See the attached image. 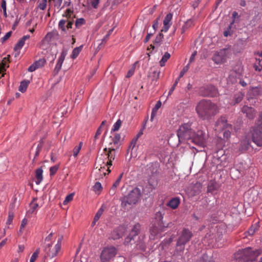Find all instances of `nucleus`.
<instances>
[{"instance_id": "nucleus-1", "label": "nucleus", "mask_w": 262, "mask_h": 262, "mask_svg": "<svg viewBox=\"0 0 262 262\" xmlns=\"http://www.w3.org/2000/svg\"><path fill=\"white\" fill-rule=\"evenodd\" d=\"M219 107L216 103L208 99H202L195 106L198 117L203 120H209L219 112Z\"/></svg>"}, {"instance_id": "nucleus-2", "label": "nucleus", "mask_w": 262, "mask_h": 262, "mask_svg": "<svg viewBox=\"0 0 262 262\" xmlns=\"http://www.w3.org/2000/svg\"><path fill=\"white\" fill-rule=\"evenodd\" d=\"M214 129L219 133L224 130L223 137L227 140L230 138L231 133L233 132L232 125L228 122L227 118L225 116H222L217 119L215 122Z\"/></svg>"}, {"instance_id": "nucleus-3", "label": "nucleus", "mask_w": 262, "mask_h": 262, "mask_svg": "<svg viewBox=\"0 0 262 262\" xmlns=\"http://www.w3.org/2000/svg\"><path fill=\"white\" fill-rule=\"evenodd\" d=\"M192 122L183 123L179 126L177 130V136L179 142H184L190 140L194 135V130L192 128Z\"/></svg>"}, {"instance_id": "nucleus-4", "label": "nucleus", "mask_w": 262, "mask_h": 262, "mask_svg": "<svg viewBox=\"0 0 262 262\" xmlns=\"http://www.w3.org/2000/svg\"><path fill=\"white\" fill-rule=\"evenodd\" d=\"M141 196L140 189L134 188L126 195L121 199V206L126 209L127 205L132 206L137 204Z\"/></svg>"}, {"instance_id": "nucleus-5", "label": "nucleus", "mask_w": 262, "mask_h": 262, "mask_svg": "<svg viewBox=\"0 0 262 262\" xmlns=\"http://www.w3.org/2000/svg\"><path fill=\"white\" fill-rule=\"evenodd\" d=\"M231 47L220 50L213 55L212 59L215 63L219 64L226 61L232 54Z\"/></svg>"}, {"instance_id": "nucleus-6", "label": "nucleus", "mask_w": 262, "mask_h": 262, "mask_svg": "<svg viewBox=\"0 0 262 262\" xmlns=\"http://www.w3.org/2000/svg\"><path fill=\"white\" fill-rule=\"evenodd\" d=\"M260 254V250H252L250 247L246 248L243 250L239 262H253L256 260L257 257Z\"/></svg>"}, {"instance_id": "nucleus-7", "label": "nucleus", "mask_w": 262, "mask_h": 262, "mask_svg": "<svg viewBox=\"0 0 262 262\" xmlns=\"http://www.w3.org/2000/svg\"><path fill=\"white\" fill-rule=\"evenodd\" d=\"M117 250L114 247L104 248L101 252L100 259L101 262H108L116 255Z\"/></svg>"}, {"instance_id": "nucleus-8", "label": "nucleus", "mask_w": 262, "mask_h": 262, "mask_svg": "<svg viewBox=\"0 0 262 262\" xmlns=\"http://www.w3.org/2000/svg\"><path fill=\"white\" fill-rule=\"evenodd\" d=\"M207 137L205 133L202 130L196 133L194 131V135L191 138V142L199 146H203L206 143Z\"/></svg>"}, {"instance_id": "nucleus-9", "label": "nucleus", "mask_w": 262, "mask_h": 262, "mask_svg": "<svg viewBox=\"0 0 262 262\" xmlns=\"http://www.w3.org/2000/svg\"><path fill=\"white\" fill-rule=\"evenodd\" d=\"M200 94L204 97H215L217 95L216 88L211 85H207L201 87L199 91Z\"/></svg>"}, {"instance_id": "nucleus-10", "label": "nucleus", "mask_w": 262, "mask_h": 262, "mask_svg": "<svg viewBox=\"0 0 262 262\" xmlns=\"http://www.w3.org/2000/svg\"><path fill=\"white\" fill-rule=\"evenodd\" d=\"M251 133L253 142L258 146H262V128L255 125Z\"/></svg>"}, {"instance_id": "nucleus-11", "label": "nucleus", "mask_w": 262, "mask_h": 262, "mask_svg": "<svg viewBox=\"0 0 262 262\" xmlns=\"http://www.w3.org/2000/svg\"><path fill=\"white\" fill-rule=\"evenodd\" d=\"M193 236V234L189 230L184 228L180 234L177 240L179 245H186L188 243Z\"/></svg>"}, {"instance_id": "nucleus-12", "label": "nucleus", "mask_w": 262, "mask_h": 262, "mask_svg": "<svg viewBox=\"0 0 262 262\" xmlns=\"http://www.w3.org/2000/svg\"><path fill=\"white\" fill-rule=\"evenodd\" d=\"M141 226L139 223H136L133 227L129 235L125 238V243L128 244L134 241V237L140 233Z\"/></svg>"}, {"instance_id": "nucleus-13", "label": "nucleus", "mask_w": 262, "mask_h": 262, "mask_svg": "<svg viewBox=\"0 0 262 262\" xmlns=\"http://www.w3.org/2000/svg\"><path fill=\"white\" fill-rule=\"evenodd\" d=\"M250 143V138L246 136L239 143L236 144V148L237 149L236 152L241 154L246 151L249 148Z\"/></svg>"}, {"instance_id": "nucleus-14", "label": "nucleus", "mask_w": 262, "mask_h": 262, "mask_svg": "<svg viewBox=\"0 0 262 262\" xmlns=\"http://www.w3.org/2000/svg\"><path fill=\"white\" fill-rule=\"evenodd\" d=\"M103 150L104 152H105V156L106 157L105 158L107 159L106 165H107V166L112 165V161L114 160L115 158V149L114 148H109L107 149V148H105ZM107 170L108 172H110L111 171L109 167H108Z\"/></svg>"}, {"instance_id": "nucleus-15", "label": "nucleus", "mask_w": 262, "mask_h": 262, "mask_svg": "<svg viewBox=\"0 0 262 262\" xmlns=\"http://www.w3.org/2000/svg\"><path fill=\"white\" fill-rule=\"evenodd\" d=\"M242 112L249 119H253L255 116L256 112L255 110L247 105H244L242 108Z\"/></svg>"}, {"instance_id": "nucleus-16", "label": "nucleus", "mask_w": 262, "mask_h": 262, "mask_svg": "<svg viewBox=\"0 0 262 262\" xmlns=\"http://www.w3.org/2000/svg\"><path fill=\"white\" fill-rule=\"evenodd\" d=\"M46 63V60L45 58L39 59L36 61L33 64H31L28 68V71L32 72L36 69L42 67Z\"/></svg>"}, {"instance_id": "nucleus-17", "label": "nucleus", "mask_w": 262, "mask_h": 262, "mask_svg": "<svg viewBox=\"0 0 262 262\" xmlns=\"http://www.w3.org/2000/svg\"><path fill=\"white\" fill-rule=\"evenodd\" d=\"M67 54V51L66 50H62L59 57L58 59L57 62L54 69V72L55 74H57L60 70Z\"/></svg>"}, {"instance_id": "nucleus-18", "label": "nucleus", "mask_w": 262, "mask_h": 262, "mask_svg": "<svg viewBox=\"0 0 262 262\" xmlns=\"http://www.w3.org/2000/svg\"><path fill=\"white\" fill-rule=\"evenodd\" d=\"M9 57L10 55H8V57L4 58L2 62H0V79L4 76L6 68L9 67L7 64L9 62Z\"/></svg>"}, {"instance_id": "nucleus-19", "label": "nucleus", "mask_w": 262, "mask_h": 262, "mask_svg": "<svg viewBox=\"0 0 262 262\" xmlns=\"http://www.w3.org/2000/svg\"><path fill=\"white\" fill-rule=\"evenodd\" d=\"M239 76V74L234 70L230 72L229 75L227 78L228 83H234L237 81V78Z\"/></svg>"}, {"instance_id": "nucleus-20", "label": "nucleus", "mask_w": 262, "mask_h": 262, "mask_svg": "<svg viewBox=\"0 0 262 262\" xmlns=\"http://www.w3.org/2000/svg\"><path fill=\"white\" fill-rule=\"evenodd\" d=\"M63 237L62 236H60L58 237L57 239V243L55 244L54 246V248L53 249V252L52 253V257H54L56 256L58 252V251L60 250L61 248V241L62 240Z\"/></svg>"}, {"instance_id": "nucleus-21", "label": "nucleus", "mask_w": 262, "mask_h": 262, "mask_svg": "<svg viewBox=\"0 0 262 262\" xmlns=\"http://www.w3.org/2000/svg\"><path fill=\"white\" fill-rule=\"evenodd\" d=\"M245 96L244 93L242 92H238L234 94L232 100L233 104H235L239 103L243 100L244 97Z\"/></svg>"}, {"instance_id": "nucleus-22", "label": "nucleus", "mask_w": 262, "mask_h": 262, "mask_svg": "<svg viewBox=\"0 0 262 262\" xmlns=\"http://www.w3.org/2000/svg\"><path fill=\"white\" fill-rule=\"evenodd\" d=\"M105 156H103L102 155H101L100 157H97L96 160V165H99L100 166V167H99L98 166H96V169L98 168L99 171H101V169L103 168H104L105 166H107L106 163H105L104 161L103 158H104Z\"/></svg>"}, {"instance_id": "nucleus-23", "label": "nucleus", "mask_w": 262, "mask_h": 262, "mask_svg": "<svg viewBox=\"0 0 262 262\" xmlns=\"http://www.w3.org/2000/svg\"><path fill=\"white\" fill-rule=\"evenodd\" d=\"M43 170L41 167L38 168L35 170V183L39 184L42 180Z\"/></svg>"}, {"instance_id": "nucleus-24", "label": "nucleus", "mask_w": 262, "mask_h": 262, "mask_svg": "<svg viewBox=\"0 0 262 262\" xmlns=\"http://www.w3.org/2000/svg\"><path fill=\"white\" fill-rule=\"evenodd\" d=\"M30 38V35H27L23 36L16 43L14 47L15 51L19 50L22 48L25 44V42L26 39H28Z\"/></svg>"}, {"instance_id": "nucleus-25", "label": "nucleus", "mask_w": 262, "mask_h": 262, "mask_svg": "<svg viewBox=\"0 0 262 262\" xmlns=\"http://www.w3.org/2000/svg\"><path fill=\"white\" fill-rule=\"evenodd\" d=\"M180 201L178 198H174L170 200L167 205L173 209H176L180 204Z\"/></svg>"}, {"instance_id": "nucleus-26", "label": "nucleus", "mask_w": 262, "mask_h": 262, "mask_svg": "<svg viewBox=\"0 0 262 262\" xmlns=\"http://www.w3.org/2000/svg\"><path fill=\"white\" fill-rule=\"evenodd\" d=\"M151 70L152 71L150 74V77L151 78L152 81H157L160 77V71L157 68L154 69L153 70L151 69Z\"/></svg>"}, {"instance_id": "nucleus-27", "label": "nucleus", "mask_w": 262, "mask_h": 262, "mask_svg": "<svg viewBox=\"0 0 262 262\" xmlns=\"http://www.w3.org/2000/svg\"><path fill=\"white\" fill-rule=\"evenodd\" d=\"M112 238L114 239H119L123 235V232L121 231V228L115 229L112 233Z\"/></svg>"}, {"instance_id": "nucleus-28", "label": "nucleus", "mask_w": 262, "mask_h": 262, "mask_svg": "<svg viewBox=\"0 0 262 262\" xmlns=\"http://www.w3.org/2000/svg\"><path fill=\"white\" fill-rule=\"evenodd\" d=\"M164 35L162 33H159L156 36L154 43L157 47H159L162 43Z\"/></svg>"}, {"instance_id": "nucleus-29", "label": "nucleus", "mask_w": 262, "mask_h": 262, "mask_svg": "<svg viewBox=\"0 0 262 262\" xmlns=\"http://www.w3.org/2000/svg\"><path fill=\"white\" fill-rule=\"evenodd\" d=\"M161 105H162V103L160 101H158L157 102L155 106L152 110V112L151 114V117H150L151 121H152L154 118L155 117V116H156V115L157 113L158 110L161 106Z\"/></svg>"}, {"instance_id": "nucleus-30", "label": "nucleus", "mask_w": 262, "mask_h": 262, "mask_svg": "<svg viewBox=\"0 0 262 262\" xmlns=\"http://www.w3.org/2000/svg\"><path fill=\"white\" fill-rule=\"evenodd\" d=\"M83 48V46H80L78 47H76L74 48L73 50L72 55H71V58L73 59L76 58L79 55L80 52L81 51L82 49Z\"/></svg>"}, {"instance_id": "nucleus-31", "label": "nucleus", "mask_w": 262, "mask_h": 262, "mask_svg": "<svg viewBox=\"0 0 262 262\" xmlns=\"http://www.w3.org/2000/svg\"><path fill=\"white\" fill-rule=\"evenodd\" d=\"M29 83L30 81L27 80H25L21 81L19 86L18 90L22 93L25 92Z\"/></svg>"}, {"instance_id": "nucleus-32", "label": "nucleus", "mask_w": 262, "mask_h": 262, "mask_svg": "<svg viewBox=\"0 0 262 262\" xmlns=\"http://www.w3.org/2000/svg\"><path fill=\"white\" fill-rule=\"evenodd\" d=\"M251 93L255 97L261 95L262 94V88L261 86L253 88L251 90Z\"/></svg>"}, {"instance_id": "nucleus-33", "label": "nucleus", "mask_w": 262, "mask_h": 262, "mask_svg": "<svg viewBox=\"0 0 262 262\" xmlns=\"http://www.w3.org/2000/svg\"><path fill=\"white\" fill-rule=\"evenodd\" d=\"M258 228L259 227L257 224L252 225L249 230L246 231V233L248 235H253L256 231L258 229Z\"/></svg>"}, {"instance_id": "nucleus-34", "label": "nucleus", "mask_w": 262, "mask_h": 262, "mask_svg": "<svg viewBox=\"0 0 262 262\" xmlns=\"http://www.w3.org/2000/svg\"><path fill=\"white\" fill-rule=\"evenodd\" d=\"M170 54L168 52H165L160 61V64L161 67L165 66L166 62L170 58Z\"/></svg>"}, {"instance_id": "nucleus-35", "label": "nucleus", "mask_w": 262, "mask_h": 262, "mask_svg": "<svg viewBox=\"0 0 262 262\" xmlns=\"http://www.w3.org/2000/svg\"><path fill=\"white\" fill-rule=\"evenodd\" d=\"M172 18V14L171 13H168L165 16L164 20L163 21V25L164 26L168 25L171 26V19Z\"/></svg>"}, {"instance_id": "nucleus-36", "label": "nucleus", "mask_w": 262, "mask_h": 262, "mask_svg": "<svg viewBox=\"0 0 262 262\" xmlns=\"http://www.w3.org/2000/svg\"><path fill=\"white\" fill-rule=\"evenodd\" d=\"M27 223H28V220L26 218H24L21 221V225H20V228H19V231L18 232V235L19 236H21L22 235V234L23 233V230H24L25 226L27 224Z\"/></svg>"}, {"instance_id": "nucleus-37", "label": "nucleus", "mask_w": 262, "mask_h": 262, "mask_svg": "<svg viewBox=\"0 0 262 262\" xmlns=\"http://www.w3.org/2000/svg\"><path fill=\"white\" fill-rule=\"evenodd\" d=\"M157 186V181H154L152 178H150L148 181V184L147 185L150 191L155 189Z\"/></svg>"}, {"instance_id": "nucleus-38", "label": "nucleus", "mask_w": 262, "mask_h": 262, "mask_svg": "<svg viewBox=\"0 0 262 262\" xmlns=\"http://www.w3.org/2000/svg\"><path fill=\"white\" fill-rule=\"evenodd\" d=\"M36 200L34 199L33 201L30 204V209L29 212L31 213H33L38 207V205L36 203Z\"/></svg>"}, {"instance_id": "nucleus-39", "label": "nucleus", "mask_w": 262, "mask_h": 262, "mask_svg": "<svg viewBox=\"0 0 262 262\" xmlns=\"http://www.w3.org/2000/svg\"><path fill=\"white\" fill-rule=\"evenodd\" d=\"M48 1L49 2V0H38V8L40 10H45L47 6Z\"/></svg>"}, {"instance_id": "nucleus-40", "label": "nucleus", "mask_w": 262, "mask_h": 262, "mask_svg": "<svg viewBox=\"0 0 262 262\" xmlns=\"http://www.w3.org/2000/svg\"><path fill=\"white\" fill-rule=\"evenodd\" d=\"M185 245H179L178 242H177L176 248V252L177 254L180 255L181 253H183L185 249Z\"/></svg>"}, {"instance_id": "nucleus-41", "label": "nucleus", "mask_w": 262, "mask_h": 262, "mask_svg": "<svg viewBox=\"0 0 262 262\" xmlns=\"http://www.w3.org/2000/svg\"><path fill=\"white\" fill-rule=\"evenodd\" d=\"M122 124V121L120 119H118L116 122L114 124L112 129L111 132H116L119 130Z\"/></svg>"}, {"instance_id": "nucleus-42", "label": "nucleus", "mask_w": 262, "mask_h": 262, "mask_svg": "<svg viewBox=\"0 0 262 262\" xmlns=\"http://www.w3.org/2000/svg\"><path fill=\"white\" fill-rule=\"evenodd\" d=\"M234 23L235 20H233L232 22L230 24V25L227 28V29L224 32L223 34L225 37H227L229 35H231V33L230 30L232 25L234 24Z\"/></svg>"}, {"instance_id": "nucleus-43", "label": "nucleus", "mask_w": 262, "mask_h": 262, "mask_svg": "<svg viewBox=\"0 0 262 262\" xmlns=\"http://www.w3.org/2000/svg\"><path fill=\"white\" fill-rule=\"evenodd\" d=\"M185 28L189 29L194 25V19L193 18H190L188 19L184 24Z\"/></svg>"}, {"instance_id": "nucleus-44", "label": "nucleus", "mask_w": 262, "mask_h": 262, "mask_svg": "<svg viewBox=\"0 0 262 262\" xmlns=\"http://www.w3.org/2000/svg\"><path fill=\"white\" fill-rule=\"evenodd\" d=\"M145 236L143 235L142 236V238L140 239V242L138 244H137V246H139L138 248L140 250L144 251L145 250V245L143 242V239L144 238Z\"/></svg>"}, {"instance_id": "nucleus-45", "label": "nucleus", "mask_w": 262, "mask_h": 262, "mask_svg": "<svg viewBox=\"0 0 262 262\" xmlns=\"http://www.w3.org/2000/svg\"><path fill=\"white\" fill-rule=\"evenodd\" d=\"M39 253V249H37L32 255L30 259V262H34L36 260V258L38 257Z\"/></svg>"}, {"instance_id": "nucleus-46", "label": "nucleus", "mask_w": 262, "mask_h": 262, "mask_svg": "<svg viewBox=\"0 0 262 262\" xmlns=\"http://www.w3.org/2000/svg\"><path fill=\"white\" fill-rule=\"evenodd\" d=\"M102 189L101 184L100 182H97L93 186V190L95 192L100 191Z\"/></svg>"}, {"instance_id": "nucleus-47", "label": "nucleus", "mask_w": 262, "mask_h": 262, "mask_svg": "<svg viewBox=\"0 0 262 262\" xmlns=\"http://www.w3.org/2000/svg\"><path fill=\"white\" fill-rule=\"evenodd\" d=\"M1 7L3 10L4 16L6 17L7 16V11H6L7 7H6V0H2V2L1 4Z\"/></svg>"}, {"instance_id": "nucleus-48", "label": "nucleus", "mask_w": 262, "mask_h": 262, "mask_svg": "<svg viewBox=\"0 0 262 262\" xmlns=\"http://www.w3.org/2000/svg\"><path fill=\"white\" fill-rule=\"evenodd\" d=\"M82 144V142H80L79 143V145L76 146L74 147V148L73 149V156L75 157H76L78 155V154L81 148Z\"/></svg>"}, {"instance_id": "nucleus-49", "label": "nucleus", "mask_w": 262, "mask_h": 262, "mask_svg": "<svg viewBox=\"0 0 262 262\" xmlns=\"http://www.w3.org/2000/svg\"><path fill=\"white\" fill-rule=\"evenodd\" d=\"M59 164L55 165L50 167V176L54 175L58 170Z\"/></svg>"}, {"instance_id": "nucleus-50", "label": "nucleus", "mask_w": 262, "mask_h": 262, "mask_svg": "<svg viewBox=\"0 0 262 262\" xmlns=\"http://www.w3.org/2000/svg\"><path fill=\"white\" fill-rule=\"evenodd\" d=\"M104 211V209H103V207H101L99 209L98 211L97 212L96 214L95 215L94 219L95 221H98L100 219L101 215L102 214L103 212Z\"/></svg>"}, {"instance_id": "nucleus-51", "label": "nucleus", "mask_w": 262, "mask_h": 262, "mask_svg": "<svg viewBox=\"0 0 262 262\" xmlns=\"http://www.w3.org/2000/svg\"><path fill=\"white\" fill-rule=\"evenodd\" d=\"M123 175V173H121L119 176V177H118V178L117 179V180H116V181L115 182V183L113 184L112 187H113L114 188H117V187L120 184V183L121 182V180L122 179V176Z\"/></svg>"}, {"instance_id": "nucleus-52", "label": "nucleus", "mask_w": 262, "mask_h": 262, "mask_svg": "<svg viewBox=\"0 0 262 262\" xmlns=\"http://www.w3.org/2000/svg\"><path fill=\"white\" fill-rule=\"evenodd\" d=\"M189 63H188L186 66H185L181 71L179 75V78H181L188 71L189 69Z\"/></svg>"}, {"instance_id": "nucleus-53", "label": "nucleus", "mask_w": 262, "mask_h": 262, "mask_svg": "<svg viewBox=\"0 0 262 262\" xmlns=\"http://www.w3.org/2000/svg\"><path fill=\"white\" fill-rule=\"evenodd\" d=\"M73 196H74L73 193H70V194H68L64 200L63 201V204L64 205H67L69 202H70V201H71L73 200Z\"/></svg>"}, {"instance_id": "nucleus-54", "label": "nucleus", "mask_w": 262, "mask_h": 262, "mask_svg": "<svg viewBox=\"0 0 262 262\" xmlns=\"http://www.w3.org/2000/svg\"><path fill=\"white\" fill-rule=\"evenodd\" d=\"M85 23V20L83 18H78L75 22V26L77 28L81 27Z\"/></svg>"}, {"instance_id": "nucleus-55", "label": "nucleus", "mask_w": 262, "mask_h": 262, "mask_svg": "<svg viewBox=\"0 0 262 262\" xmlns=\"http://www.w3.org/2000/svg\"><path fill=\"white\" fill-rule=\"evenodd\" d=\"M217 189L216 184L214 183H210L208 186V190L209 192H212Z\"/></svg>"}, {"instance_id": "nucleus-56", "label": "nucleus", "mask_w": 262, "mask_h": 262, "mask_svg": "<svg viewBox=\"0 0 262 262\" xmlns=\"http://www.w3.org/2000/svg\"><path fill=\"white\" fill-rule=\"evenodd\" d=\"M66 20L63 19H61L60 20L58 27L59 28L61 29L62 31L65 32L66 31V28L65 27Z\"/></svg>"}, {"instance_id": "nucleus-57", "label": "nucleus", "mask_w": 262, "mask_h": 262, "mask_svg": "<svg viewBox=\"0 0 262 262\" xmlns=\"http://www.w3.org/2000/svg\"><path fill=\"white\" fill-rule=\"evenodd\" d=\"M121 139V136L119 134L116 133L114 135L113 139V142L115 144H117L119 143Z\"/></svg>"}, {"instance_id": "nucleus-58", "label": "nucleus", "mask_w": 262, "mask_h": 262, "mask_svg": "<svg viewBox=\"0 0 262 262\" xmlns=\"http://www.w3.org/2000/svg\"><path fill=\"white\" fill-rule=\"evenodd\" d=\"M197 262H213L209 260L208 255L204 254Z\"/></svg>"}, {"instance_id": "nucleus-59", "label": "nucleus", "mask_w": 262, "mask_h": 262, "mask_svg": "<svg viewBox=\"0 0 262 262\" xmlns=\"http://www.w3.org/2000/svg\"><path fill=\"white\" fill-rule=\"evenodd\" d=\"M12 34V31H9L7 32L6 35L1 38V41L2 42H5L6 40H7L9 37L11 36Z\"/></svg>"}, {"instance_id": "nucleus-60", "label": "nucleus", "mask_w": 262, "mask_h": 262, "mask_svg": "<svg viewBox=\"0 0 262 262\" xmlns=\"http://www.w3.org/2000/svg\"><path fill=\"white\" fill-rule=\"evenodd\" d=\"M256 125L262 128V112L259 114Z\"/></svg>"}, {"instance_id": "nucleus-61", "label": "nucleus", "mask_w": 262, "mask_h": 262, "mask_svg": "<svg viewBox=\"0 0 262 262\" xmlns=\"http://www.w3.org/2000/svg\"><path fill=\"white\" fill-rule=\"evenodd\" d=\"M99 2L100 0H91V4L94 8L97 9L98 8Z\"/></svg>"}, {"instance_id": "nucleus-62", "label": "nucleus", "mask_w": 262, "mask_h": 262, "mask_svg": "<svg viewBox=\"0 0 262 262\" xmlns=\"http://www.w3.org/2000/svg\"><path fill=\"white\" fill-rule=\"evenodd\" d=\"M13 217H14L13 213L9 212L7 222V224L10 225L11 224V223L12 222L13 219Z\"/></svg>"}, {"instance_id": "nucleus-63", "label": "nucleus", "mask_w": 262, "mask_h": 262, "mask_svg": "<svg viewBox=\"0 0 262 262\" xmlns=\"http://www.w3.org/2000/svg\"><path fill=\"white\" fill-rule=\"evenodd\" d=\"M160 19L159 17H158L154 21L152 24V28L154 29L155 31H156V30L158 28L159 26V20Z\"/></svg>"}, {"instance_id": "nucleus-64", "label": "nucleus", "mask_w": 262, "mask_h": 262, "mask_svg": "<svg viewBox=\"0 0 262 262\" xmlns=\"http://www.w3.org/2000/svg\"><path fill=\"white\" fill-rule=\"evenodd\" d=\"M102 133V129H101V127H99L97 129L95 135L94 136V140L95 141L98 138V137Z\"/></svg>"}]
</instances>
